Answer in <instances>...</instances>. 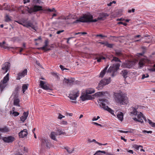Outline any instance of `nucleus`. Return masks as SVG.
<instances>
[{"mask_svg": "<svg viewBox=\"0 0 155 155\" xmlns=\"http://www.w3.org/2000/svg\"><path fill=\"white\" fill-rule=\"evenodd\" d=\"M149 77V75L148 74H143L142 75V77L141 79H143L145 78H148Z\"/></svg>", "mask_w": 155, "mask_h": 155, "instance_id": "a18cd8bd", "label": "nucleus"}, {"mask_svg": "<svg viewBox=\"0 0 155 155\" xmlns=\"http://www.w3.org/2000/svg\"><path fill=\"white\" fill-rule=\"evenodd\" d=\"M20 88V87L18 86L16 87V88L15 89V92L13 94V95H15L16 93L18 94V91L19 90Z\"/></svg>", "mask_w": 155, "mask_h": 155, "instance_id": "58836bf2", "label": "nucleus"}, {"mask_svg": "<svg viewBox=\"0 0 155 155\" xmlns=\"http://www.w3.org/2000/svg\"><path fill=\"white\" fill-rule=\"evenodd\" d=\"M99 101L100 102H98L100 106L104 109L106 110L110 113L111 114L115 116L114 114V111L109 107L107 106H106L108 103V100L106 99H99Z\"/></svg>", "mask_w": 155, "mask_h": 155, "instance_id": "20e7f679", "label": "nucleus"}, {"mask_svg": "<svg viewBox=\"0 0 155 155\" xmlns=\"http://www.w3.org/2000/svg\"><path fill=\"white\" fill-rule=\"evenodd\" d=\"M114 61L115 62H121L120 60L118 58L115 57H113V59L112 60V61Z\"/></svg>", "mask_w": 155, "mask_h": 155, "instance_id": "79ce46f5", "label": "nucleus"}, {"mask_svg": "<svg viewBox=\"0 0 155 155\" xmlns=\"http://www.w3.org/2000/svg\"><path fill=\"white\" fill-rule=\"evenodd\" d=\"M64 31V30H60V31H58L56 33H57V34H60L61 33L63 32Z\"/></svg>", "mask_w": 155, "mask_h": 155, "instance_id": "864d4df0", "label": "nucleus"}, {"mask_svg": "<svg viewBox=\"0 0 155 155\" xmlns=\"http://www.w3.org/2000/svg\"><path fill=\"white\" fill-rule=\"evenodd\" d=\"M120 65V63L114 64L112 66H110L107 70L109 66L107 65L101 72L99 77H103L106 73L107 74H109L112 77H114L116 75V72L119 69Z\"/></svg>", "mask_w": 155, "mask_h": 155, "instance_id": "f03ea898", "label": "nucleus"}, {"mask_svg": "<svg viewBox=\"0 0 155 155\" xmlns=\"http://www.w3.org/2000/svg\"><path fill=\"white\" fill-rule=\"evenodd\" d=\"M27 130L26 129H25L23 130H21L19 133V136L20 138H23L24 137L26 136L28 134Z\"/></svg>", "mask_w": 155, "mask_h": 155, "instance_id": "f3484780", "label": "nucleus"}, {"mask_svg": "<svg viewBox=\"0 0 155 155\" xmlns=\"http://www.w3.org/2000/svg\"><path fill=\"white\" fill-rule=\"evenodd\" d=\"M134 63L131 61H128L125 63H124L122 64V66L124 68H132Z\"/></svg>", "mask_w": 155, "mask_h": 155, "instance_id": "9b49d317", "label": "nucleus"}, {"mask_svg": "<svg viewBox=\"0 0 155 155\" xmlns=\"http://www.w3.org/2000/svg\"><path fill=\"white\" fill-rule=\"evenodd\" d=\"M92 98L91 96L87 94L83 95L80 97V98L82 101H84L87 100L92 99Z\"/></svg>", "mask_w": 155, "mask_h": 155, "instance_id": "a211bd4d", "label": "nucleus"}, {"mask_svg": "<svg viewBox=\"0 0 155 155\" xmlns=\"http://www.w3.org/2000/svg\"><path fill=\"white\" fill-rule=\"evenodd\" d=\"M2 139L5 142L11 143L15 140V138L12 136H9L8 137H3Z\"/></svg>", "mask_w": 155, "mask_h": 155, "instance_id": "9d476101", "label": "nucleus"}, {"mask_svg": "<svg viewBox=\"0 0 155 155\" xmlns=\"http://www.w3.org/2000/svg\"><path fill=\"white\" fill-rule=\"evenodd\" d=\"M128 152H129L130 153H132V154H133V153H134V152L133 151L131 150H128Z\"/></svg>", "mask_w": 155, "mask_h": 155, "instance_id": "69168bd1", "label": "nucleus"}, {"mask_svg": "<svg viewBox=\"0 0 155 155\" xmlns=\"http://www.w3.org/2000/svg\"><path fill=\"white\" fill-rule=\"evenodd\" d=\"M106 155H114V154L109 153H106Z\"/></svg>", "mask_w": 155, "mask_h": 155, "instance_id": "774afa93", "label": "nucleus"}, {"mask_svg": "<svg viewBox=\"0 0 155 155\" xmlns=\"http://www.w3.org/2000/svg\"><path fill=\"white\" fill-rule=\"evenodd\" d=\"M96 37H106L107 36L104 35H103L101 34L100 35H96Z\"/></svg>", "mask_w": 155, "mask_h": 155, "instance_id": "8fccbe9b", "label": "nucleus"}, {"mask_svg": "<svg viewBox=\"0 0 155 155\" xmlns=\"http://www.w3.org/2000/svg\"><path fill=\"white\" fill-rule=\"evenodd\" d=\"M96 56L95 59H97V61L98 62H100L101 59H105V57H104L100 54H96Z\"/></svg>", "mask_w": 155, "mask_h": 155, "instance_id": "393cba45", "label": "nucleus"}, {"mask_svg": "<svg viewBox=\"0 0 155 155\" xmlns=\"http://www.w3.org/2000/svg\"><path fill=\"white\" fill-rule=\"evenodd\" d=\"M105 45L107 47L109 48H112L113 47V45L112 44H109L107 43H106L105 44Z\"/></svg>", "mask_w": 155, "mask_h": 155, "instance_id": "c03bdc74", "label": "nucleus"}, {"mask_svg": "<svg viewBox=\"0 0 155 155\" xmlns=\"http://www.w3.org/2000/svg\"><path fill=\"white\" fill-rule=\"evenodd\" d=\"M138 122H140L141 123H142L143 122V119H140V118H138Z\"/></svg>", "mask_w": 155, "mask_h": 155, "instance_id": "4d7b16f0", "label": "nucleus"}, {"mask_svg": "<svg viewBox=\"0 0 155 155\" xmlns=\"http://www.w3.org/2000/svg\"><path fill=\"white\" fill-rule=\"evenodd\" d=\"M28 84H24L22 86V91L23 93H24L25 91L28 89Z\"/></svg>", "mask_w": 155, "mask_h": 155, "instance_id": "72a5a7b5", "label": "nucleus"}, {"mask_svg": "<svg viewBox=\"0 0 155 155\" xmlns=\"http://www.w3.org/2000/svg\"><path fill=\"white\" fill-rule=\"evenodd\" d=\"M56 132L58 136L60 135L61 134H63L64 133V132L63 131L60 130H57Z\"/></svg>", "mask_w": 155, "mask_h": 155, "instance_id": "e433bc0d", "label": "nucleus"}, {"mask_svg": "<svg viewBox=\"0 0 155 155\" xmlns=\"http://www.w3.org/2000/svg\"><path fill=\"white\" fill-rule=\"evenodd\" d=\"M50 145V143H49V142L48 140L47 141L46 143H45V146H46L47 147H49V146Z\"/></svg>", "mask_w": 155, "mask_h": 155, "instance_id": "603ef678", "label": "nucleus"}, {"mask_svg": "<svg viewBox=\"0 0 155 155\" xmlns=\"http://www.w3.org/2000/svg\"><path fill=\"white\" fill-rule=\"evenodd\" d=\"M128 71L127 70H123L120 72V74L124 78L126 79L127 77Z\"/></svg>", "mask_w": 155, "mask_h": 155, "instance_id": "5701e85b", "label": "nucleus"}, {"mask_svg": "<svg viewBox=\"0 0 155 155\" xmlns=\"http://www.w3.org/2000/svg\"><path fill=\"white\" fill-rule=\"evenodd\" d=\"M117 117L120 120L122 121L123 119V114L121 112H119L118 113L117 115Z\"/></svg>", "mask_w": 155, "mask_h": 155, "instance_id": "cd10ccee", "label": "nucleus"}, {"mask_svg": "<svg viewBox=\"0 0 155 155\" xmlns=\"http://www.w3.org/2000/svg\"><path fill=\"white\" fill-rule=\"evenodd\" d=\"M10 113L11 114H12L15 117L17 116L19 114V113L18 112L16 111H14L12 113V111H10Z\"/></svg>", "mask_w": 155, "mask_h": 155, "instance_id": "a19ab883", "label": "nucleus"}, {"mask_svg": "<svg viewBox=\"0 0 155 155\" xmlns=\"http://www.w3.org/2000/svg\"><path fill=\"white\" fill-rule=\"evenodd\" d=\"M121 139L122 140H124L125 142L127 141V140L124 138L122 136H121Z\"/></svg>", "mask_w": 155, "mask_h": 155, "instance_id": "052dcab7", "label": "nucleus"}, {"mask_svg": "<svg viewBox=\"0 0 155 155\" xmlns=\"http://www.w3.org/2000/svg\"><path fill=\"white\" fill-rule=\"evenodd\" d=\"M93 124L95 125L99 126L101 127H103L102 125H101V124H99L96 122H93Z\"/></svg>", "mask_w": 155, "mask_h": 155, "instance_id": "09e8293b", "label": "nucleus"}, {"mask_svg": "<svg viewBox=\"0 0 155 155\" xmlns=\"http://www.w3.org/2000/svg\"><path fill=\"white\" fill-rule=\"evenodd\" d=\"M9 129L6 126H4L3 128H0V132L2 133H6L9 132Z\"/></svg>", "mask_w": 155, "mask_h": 155, "instance_id": "a878e982", "label": "nucleus"}, {"mask_svg": "<svg viewBox=\"0 0 155 155\" xmlns=\"http://www.w3.org/2000/svg\"><path fill=\"white\" fill-rule=\"evenodd\" d=\"M41 37H39L37 39H35V41H37L38 40H41Z\"/></svg>", "mask_w": 155, "mask_h": 155, "instance_id": "338daca9", "label": "nucleus"}, {"mask_svg": "<svg viewBox=\"0 0 155 155\" xmlns=\"http://www.w3.org/2000/svg\"><path fill=\"white\" fill-rule=\"evenodd\" d=\"M74 37H70L69 38H67V43H68V44H69V41L70 39H71L72 38H74Z\"/></svg>", "mask_w": 155, "mask_h": 155, "instance_id": "6e6d98bb", "label": "nucleus"}, {"mask_svg": "<svg viewBox=\"0 0 155 155\" xmlns=\"http://www.w3.org/2000/svg\"><path fill=\"white\" fill-rule=\"evenodd\" d=\"M143 131V133H147L148 134H151L152 133V131H147L144 130Z\"/></svg>", "mask_w": 155, "mask_h": 155, "instance_id": "49530a36", "label": "nucleus"}, {"mask_svg": "<svg viewBox=\"0 0 155 155\" xmlns=\"http://www.w3.org/2000/svg\"><path fill=\"white\" fill-rule=\"evenodd\" d=\"M10 64L8 62H5L2 65L1 72L4 74L6 73L9 70Z\"/></svg>", "mask_w": 155, "mask_h": 155, "instance_id": "6e6552de", "label": "nucleus"}, {"mask_svg": "<svg viewBox=\"0 0 155 155\" xmlns=\"http://www.w3.org/2000/svg\"><path fill=\"white\" fill-rule=\"evenodd\" d=\"M109 15L107 13H101L97 19H93V16L91 14H84L79 19H77L73 22V24L77 23L79 22H96L98 20H102Z\"/></svg>", "mask_w": 155, "mask_h": 155, "instance_id": "f257e3e1", "label": "nucleus"}, {"mask_svg": "<svg viewBox=\"0 0 155 155\" xmlns=\"http://www.w3.org/2000/svg\"><path fill=\"white\" fill-rule=\"evenodd\" d=\"M27 74V70L25 69L22 72H20L18 74V76L17 77V79L19 80L22 77H24L25 75Z\"/></svg>", "mask_w": 155, "mask_h": 155, "instance_id": "ddd939ff", "label": "nucleus"}, {"mask_svg": "<svg viewBox=\"0 0 155 155\" xmlns=\"http://www.w3.org/2000/svg\"><path fill=\"white\" fill-rule=\"evenodd\" d=\"M94 92V90L93 89H89L86 90V94L88 95L91 94Z\"/></svg>", "mask_w": 155, "mask_h": 155, "instance_id": "c756f323", "label": "nucleus"}, {"mask_svg": "<svg viewBox=\"0 0 155 155\" xmlns=\"http://www.w3.org/2000/svg\"><path fill=\"white\" fill-rule=\"evenodd\" d=\"M79 91H75L71 93L69 96V97L72 100H76L77 98L79 96Z\"/></svg>", "mask_w": 155, "mask_h": 155, "instance_id": "1a4fd4ad", "label": "nucleus"}, {"mask_svg": "<svg viewBox=\"0 0 155 155\" xmlns=\"http://www.w3.org/2000/svg\"><path fill=\"white\" fill-rule=\"evenodd\" d=\"M74 80L72 79H68L64 78L63 80V82L65 83L67 85L69 86L73 84Z\"/></svg>", "mask_w": 155, "mask_h": 155, "instance_id": "2eb2a0df", "label": "nucleus"}, {"mask_svg": "<svg viewBox=\"0 0 155 155\" xmlns=\"http://www.w3.org/2000/svg\"><path fill=\"white\" fill-rule=\"evenodd\" d=\"M28 114V111L24 112L23 113V116H22L20 118L21 120L22 121L24 122L25 121V120L27 119Z\"/></svg>", "mask_w": 155, "mask_h": 155, "instance_id": "4be33fe9", "label": "nucleus"}, {"mask_svg": "<svg viewBox=\"0 0 155 155\" xmlns=\"http://www.w3.org/2000/svg\"><path fill=\"white\" fill-rule=\"evenodd\" d=\"M15 21L28 28H29L30 27L35 31H36L38 29L37 26L34 25L32 23L29 21H27L25 23H24V22H22L21 21Z\"/></svg>", "mask_w": 155, "mask_h": 155, "instance_id": "39448f33", "label": "nucleus"}, {"mask_svg": "<svg viewBox=\"0 0 155 155\" xmlns=\"http://www.w3.org/2000/svg\"><path fill=\"white\" fill-rule=\"evenodd\" d=\"M141 36V35H138L136 36H135L134 37V38H139Z\"/></svg>", "mask_w": 155, "mask_h": 155, "instance_id": "0e129e2a", "label": "nucleus"}, {"mask_svg": "<svg viewBox=\"0 0 155 155\" xmlns=\"http://www.w3.org/2000/svg\"><path fill=\"white\" fill-rule=\"evenodd\" d=\"M60 68H61V70H62V71H63L64 70H67V68H64L63 66H62V65H60Z\"/></svg>", "mask_w": 155, "mask_h": 155, "instance_id": "3c124183", "label": "nucleus"}, {"mask_svg": "<svg viewBox=\"0 0 155 155\" xmlns=\"http://www.w3.org/2000/svg\"><path fill=\"white\" fill-rule=\"evenodd\" d=\"M5 21L6 22H8L11 21L10 17L8 15H6L5 17Z\"/></svg>", "mask_w": 155, "mask_h": 155, "instance_id": "f704fd0d", "label": "nucleus"}, {"mask_svg": "<svg viewBox=\"0 0 155 155\" xmlns=\"http://www.w3.org/2000/svg\"><path fill=\"white\" fill-rule=\"evenodd\" d=\"M7 44H5V41L3 42L2 43L0 42V46L3 47V48L9 50L10 48H12L13 49H16L18 48L17 47H8Z\"/></svg>", "mask_w": 155, "mask_h": 155, "instance_id": "4468645a", "label": "nucleus"}, {"mask_svg": "<svg viewBox=\"0 0 155 155\" xmlns=\"http://www.w3.org/2000/svg\"><path fill=\"white\" fill-rule=\"evenodd\" d=\"M64 117V116H63L61 114H59V115L58 116V119H62V118Z\"/></svg>", "mask_w": 155, "mask_h": 155, "instance_id": "5fc2aeb1", "label": "nucleus"}, {"mask_svg": "<svg viewBox=\"0 0 155 155\" xmlns=\"http://www.w3.org/2000/svg\"><path fill=\"white\" fill-rule=\"evenodd\" d=\"M27 8L28 9V10H26L29 13L31 14L33 12H35L34 11V10L33 9V8H29V7H27Z\"/></svg>", "mask_w": 155, "mask_h": 155, "instance_id": "4c0bfd02", "label": "nucleus"}, {"mask_svg": "<svg viewBox=\"0 0 155 155\" xmlns=\"http://www.w3.org/2000/svg\"><path fill=\"white\" fill-rule=\"evenodd\" d=\"M133 147H134V148L135 149L138 150L139 149V148L140 147H141V148H142L143 147L141 146V145H134V146H133Z\"/></svg>", "mask_w": 155, "mask_h": 155, "instance_id": "37998d69", "label": "nucleus"}, {"mask_svg": "<svg viewBox=\"0 0 155 155\" xmlns=\"http://www.w3.org/2000/svg\"><path fill=\"white\" fill-rule=\"evenodd\" d=\"M147 60L146 59L144 58L141 59L139 62V65L140 68H141L147 62Z\"/></svg>", "mask_w": 155, "mask_h": 155, "instance_id": "412c9836", "label": "nucleus"}, {"mask_svg": "<svg viewBox=\"0 0 155 155\" xmlns=\"http://www.w3.org/2000/svg\"><path fill=\"white\" fill-rule=\"evenodd\" d=\"M110 81V78H109L108 79H104L101 80L97 87L98 90L101 89L105 85L109 84Z\"/></svg>", "mask_w": 155, "mask_h": 155, "instance_id": "0eeeda50", "label": "nucleus"}, {"mask_svg": "<svg viewBox=\"0 0 155 155\" xmlns=\"http://www.w3.org/2000/svg\"><path fill=\"white\" fill-rule=\"evenodd\" d=\"M58 136L56 132H52L51 133L50 137L51 138L54 140L57 141L56 137Z\"/></svg>", "mask_w": 155, "mask_h": 155, "instance_id": "b1692460", "label": "nucleus"}, {"mask_svg": "<svg viewBox=\"0 0 155 155\" xmlns=\"http://www.w3.org/2000/svg\"><path fill=\"white\" fill-rule=\"evenodd\" d=\"M24 4H26L27 2H30L29 0H24Z\"/></svg>", "mask_w": 155, "mask_h": 155, "instance_id": "bf43d9fd", "label": "nucleus"}, {"mask_svg": "<svg viewBox=\"0 0 155 155\" xmlns=\"http://www.w3.org/2000/svg\"><path fill=\"white\" fill-rule=\"evenodd\" d=\"M139 114H137V117L138 118H140L141 117H142L143 118V119L146 122L147 120H146V118L145 117H144V116H143L142 113L141 112H139Z\"/></svg>", "mask_w": 155, "mask_h": 155, "instance_id": "473e14b6", "label": "nucleus"}, {"mask_svg": "<svg viewBox=\"0 0 155 155\" xmlns=\"http://www.w3.org/2000/svg\"><path fill=\"white\" fill-rule=\"evenodd\" d=\"M45 45L42 47L38 48L39 50H44L45 51H46L50 50V49H47L46 47L48 46V40H45Z\"/></svg>", "mask_w": 155, "mask_h": 155, "instance_id": "aec40b11", "label": "nucleus"}, {"mask_svg": "<svg viewBox=\"0 0 155 155\" xmlns=\"http://www.w3.org/2000/svg\"><path fill=\"white\" fill-rule=\"evenodd\" d=\"M114 98L116 102L121 105L127 104L128 102L127 94L122 92L114 93Z\"/></svg>", "mask_w": 155, "mask_h": 155, "instance_id": "7ed1b4c3", "label": "nucleus"}, {"mask_svg": "<svg viewBox=\"0 0 155 155\" xmlns=\"http://www.w3.org/2000/svg\"><path fill=\"white\" fill-rule=\"evenodd\" d=\"M9 74L8 73L0 82V90L1 92L3 91L7 85V82L9 80Z\"/></svg>", "mask_w": 155, "mask_h": 155, "instance_id": "423d86ee", "label": "nucleus"}, {"mask_svg": "<svg viewBox=\"0 0 155 155\" xmlns=\"http://www.w3.org/2000/svg\"><path fill=\"white\" fill-rule=\"evenodd\" d=\"M13 96H14V105L18 107H20V100L18 98V94L16 93L15 95Z\"/></svg>", "mask_w": 155, "mask_h": 155, "instance_id": "f8f14e48", "label": "nucleus"}, {"mask_svg": "<svg viewBox=\"0 0 155 155\" xmlns=\"http://www.w3.org/2000/svg\"><path fill=\"white\" fill-rule=\"evenodd\" d=\"M132 111L130 112V114L135 115H136L137 114V111L135 108L134 107H131L130 109Z\"/></svg>", "mask_w": 155, "mask_h": 155, "instance_id": "c85d7f7f", "label": "nucleus"}, {"mask_svg": "<svg viewBox=\"0 0 155 155\" xmlns=\"http://www.w3.org/2000/svg\"><path fill=\"white\" fill-rule=\"evenodd\" d=\"M115 54L116 56H120L122 55V54L121 51L118 50H116L115 51Z\"/></svg>", "mask_w": 155, "mask_h": 155, "instance_id": "c9c22d12", "label": "nucleus"}, {"mask_svg": "<svg viewBox=\"0 0 155 155\" xmlns=\"http://www.w3.org/2000/svg\"><path fill=\"white\" fill-rule=\"evenodd\" d=\"M33 9L35 12L43 10L42 6L37 5H35L33 7Z\"/></svg>", "mask_w": 155, "mask_h": 155, "instance_id": "bb28decb", "label": "nucleus"}, {"mask_svg": "<svg viewBox=\"0 0 155 155\" xmlns=\"http://www.w3.org/2000/svg\"><path fill=\"white\" fill-rule=\"evenodd\" d=\"M118 24H122L125 26H126L127 25V23H124V22H121V21L118 22Z\"/></svg>", "mask_w": 155, "mask_h": 155, "instance_id": "de8ad7c7", "label": "nucleus"}, {"mask_svg": "<svg viewBox=\"0 0 155 155\" xmlns=\"http://www.w3.org/2000/svg\"><path fill=\"white\" fill-rule=\"evenodd\" d=\"M97 120V118L95 117H94L92 119V121H95V120L96 121Z\"/></svg>", "mask_w": 155, "mask_h": 155, "instance_id": "e2e57ef3", "label": "nucleus"}, {"mask_svg": "<svg viewBox=\"0 0 155 155\" xmlns=\"http://www.w3.org/2000/svg\"><path fill=\"white\" fill-rule=\"evenodd\" d=\"M40 85L41 87L44 89L45 90H50L49 87L46 85L45 82L43 81H40Z\"/></svg>", "mask_w": 155, "mask_h": 155, "instance_id": "6ab92c4d", "label": "nucleus"}, {"mask_svg": "<svg viewBox=\"0 0 155 155\" xmlns=\"http://www.w3.org/2000/svg\"><path fill=\"white\" fill-rule=\"evenodd\" d=\"M108 93L107 92H99L96 93L94 95L96 97H103L107 96L108 95Z\"/></svg>", "mask_w": 155, "mask_h": 155, "instance_id": "dca6fc26", "label": "nucleus"}, {"mask_svg": "<svg viewBox=\"0 0 155 155\" xmlns=\"http://www.w3.org/2000/svg\"><path fill=\"white\" fill-rule=\"evenodd\" d=\"M150 71H155V68H151L149 70Z\"/></svg>", "mask_w": 155, "mask_h": 155, "instance_id": "680f3d73", "label": "nucleus"}, {"mask_svg": "<svg viewBox=\"0 0 155 155\" xmlns=\"http://www.w3.org/2000/svg\"><path fill=\"white\" fill-rule=\"evenodd\" d=\"M65 149L69 153H72L74 150V148L72 149H70L67 147H65Z\"/></svg>", "mask_w": 155, "mask_h": 155, "instance_id": "7c9ffc66", "label": "nucleus"}, {"mask_svg": "<svg viewBox=\"0 0 155 155\" xmlns=\"http://www.w3.org/2000/svg\"><path fill=\"white\" fill-rule=\"evenodd\" d=\"M41 145L42 146H45V143H46L48 140H46L44 138H41Z\"/></svg>", "mask_w": 155, "mask_h": 155, "instance_id": "2f4dec72", "label": "nucleus"}, {"mask_svg": "<svg viewBox=\"0 0 155 155\" xmlns=\"http://www.w3.org/2000/svg\"><path fill=\"white\" fill-rule=\"evenodd\" d=\"M97 152H98V153H100L101 152V153H104V154H106V153L104 151L98 150V151H97Z\"/></svg>", "mask_w": 155, "mask_h": 155, "instance_id": "13d9d810", "label": "nucleus"}, {"mask_svg": "<svg viewBox=\"0 0 155 155\" xmlns=\"http://www.w3.org/2000/svg\"><path fill=\"white\" fill-rule=\"evenodd\" d=\"M148 122L149 123L150 125L153 127H155V123H153L151 121V120H150L149 119H148Z\"/></svg>", "mask_w": 155, "mask_h": 155, "instance_id": "ea45409f", "label": "nucleus"}]
</instances>
